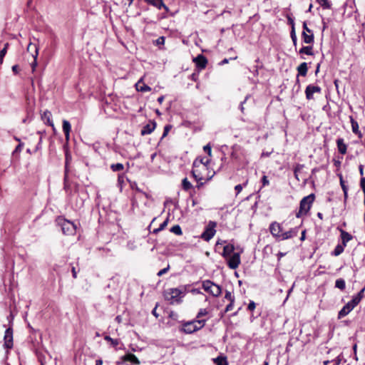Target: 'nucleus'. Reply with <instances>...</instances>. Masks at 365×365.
Segmentation results:
<instances>
[{"label":"nucleus","mask_w":365,"mask_h":365,"mask_svg":"<svg viewBox=\"0 0 365 365\" xmlns=\"http://www.w3.org/2000/svg\"><path fill=\"white\" fill-rule=\"evenodd\" d=\"M205 319H195L185 322L182 324L180 331L185 334H192L203 328L205 325Z\"/></svg>","instance_id":"f257e3e1"},{"label":"nucleus","mask_w":365,"mask_h":365,"mask_svg":"<svg viewBox=\"0 0 365 365\" xmlns=\"http://www.w3.org/2000/svg\"><path fill=\"white\" fill-rule=\"evenodd\" d=\"M314 199L315 195L313 193L303 197L300 201L299 209L296 214V217L299 218L302 215H307L309 211Z\"/></svg>","instance_id":"f03ea898"},{"label":"nucleus","mask_w":365,"mask_h":365,"mask_svg":"<svg viewBox=\"0 0 365 365\" xmlns=\"http://www.w3.org/2000/svg\"><path fill=\"white\" fill-rule=\"evenodd\" d=\"M182 292L178 288H170L165 290L163 293L164 298L166 301L170 302V304L181 302L180 295Z\"/></svg>","instance_id":"7ed1b4c3"},{"label":"nucleus","mask_w":365,"mask_h":365,"mask_svg":"<svg viewBox=\"0 0 365 365\" xmlns=\"http://www.w3.org/2000/svg\"><path fill=\"white\" fill-rule=\"evenodd\" d=\"M57 223L61 227L62 232L64 235H75L76 232V226L73 222L59 217L57 219Z\"/></svg>","instance_id":"20e7f679"},{"label":"nucleus","mask_w":365,"mask_h":365,"mask_svg":"<svg viewBox=\"0 0 365 365\" xmlns=\"http://www.w3.org/2000/svg\"><path fill=\"white\" fill-rule=\"evenodd\" d=\"M202 289L215 297H219L222 293V287L210 280L202 282Z\"/></svg>","instance_id":"39448f33"},{"label":"nucleus","mask_w":365,"mask_h":365,"mask_svg":"<svg viewBox=\"0 0 365 365\" xmlns=\"http://www.w3.org/2000/svg\"><path fill=\"white\" fill-rule=\"evenodd\" d=\"M217 222L215 221H210L206 226L204 232L201 235V238L206 242H209L215 235Z\"/></svg>","instance_id":"423d86ee"},{"label":"nucleus","mask_w":365,"mask_h":365,"mask_svg":"<svg viewBox=\"0 0 365 365\" xmlns=\"http://www.w3.org/2000/svg\"><path fill=\"white\" fill-rule=\"evenodd\" d=\"M205 171L200 167H194L192 165V170L191 171L192 176L195 180H205V182H207L210 180L212 178V175L207 177L206 179L205 178L203 175V173Z\"/></svg>","instance_id":"0eeeda50"},{"label":"nucleus","mask_w":365,"mask_h":365,"mask_svg":"<svg viewBox=\"0 0 365 365\" xmlns=\"http://www.w3.org/2000/svg\"><path fill=\"white\" fill-rule=\"evenodd\" d=\"M358 303H353V299L346 303L343 308L339 312L338 319H341L346 316L351 310L354 309L355 307H356Z\"/></svg>","instance_id":"6e6552de"},{"label":"nucleus","mask_w":365,"mask_h":365,"mask_svg":"<svg viewBox=\"0 0 365 365\" xmlns=\"http://www.w3.org/2000/svg\"><path fill=\"white\" fill-rule=\"evenodd\" d=\"M210 163V159L207 157H197L193 162L194 167H200L204 171L208 170V165Z\"/></svg>","instance_id":"1a4fd4ad"},{"label":"nucleus","mask_w":365,"mask_h":365,"mask_svg":"<svg viewBox=\"0 0 365 365\" xmlns=\"http://www.w3.org/2000/svg\"><path fill=\"white\" fill-rule=\"evenodd\" d=\"M322 88L319 86H314L312 84L308 85L305 89V96L307 100H312L314 98L313 94L315 93H321Z\"/></svg>","instance_id":"9d476101"},{"label":"nucleus","mask_w":365,"mask_h":365,"mask_svg":"<svg viewBox=\"0 0 365 365\" xmlns=\"http://www.w3.org/2000/svg\"><path fill=\"white\" fill-rule=\"evenodd\" d=\"M193 62L195 63L197 68L200 71L204 70L207 65V59L202 54H199L194 58Z\"/></svg>","instance_id":"9b49d317"},{"label":"nucleus","mask_w":365,"mask_h":365,"mask_svg":"<svg viewBox=\"0 0 365 365\" xmlns=\"http://www.w3.org/2000/svg\"><path fill=\"white\" fill-rule=\"evenodd\" d=\"M241 262L240 255L239 253H233V255L229 257L227 260V265L232 269H237Z\"/></svg>","instance_id":"f8f14e48"},{"label":"nucleus","mask_w":365,"mask_h":365,"mask_svg":"<svg viewBox=\"0 0 365 365\" xmlns=\"http://www.w3.org/2000/svg\"><path fill=\"white\" fill-rule=\"evenodd\" d=\"M4 346L6 349H11L13 347V330L11 328H8L5 331Z\"/></svg>","instance_id":"ddd939ff"},{"label":"nucleus","mask_w":365,"mask_h":365,"mask_svg":"<svg viewBox=\"0 0 365 365\" xmlns=\"http://www.w3.org/2000/svg\"><path fill=\"white\" fill-rule=\"evenodd\" d=\"M269 232L275 237L279 238L283 231L282 226L277 222H273L269 225Z\"/></svg>","instance_id":"4468645a"},{"label":"nucleus","mask_w":365,"mask_h":365,"mask_svg":"<svg viewBox=\"0 0 365 365\" xmlns=\"http://www.w3.org/2000/svg\"><path fill=\"white\" fill-rule=\"evenodd\" d=\"M156 128V123L154 120H150L148 124L144 125L140 131L141 135L150 134Z\"/></svg>","instance_id":"2eb2a0df"},{"label":"nucleus","mask_w":365,"mask_h":365,"mask_svg":"<svg viewBox=\"0 0 365 365\" xmlns=\"http://www.w3.org/2000/svg\"><path fill=\"white\" fill-rule=\"evenodd\" d=\"M241 155H242V148L241 146L237 145L232 146L230 155L231 158L236 160H240L241 159Z\"/></svg>","instance_id":"dca6fc26"},{"label":"nucleus","mask_w":365,"mask_h":365,"mask_svg":"<svg viewBox=\"0 0 365 365\" xmlns=\"http://www.w3.org/2000/svg\"><path fill=\"white\" fill-rule=\"evenodd\" d=\"M349 118H350V123H351V129H352V132L356 134L359 138H362L363 137V135L361 133V132L359 130V124L357 123L356 120H354V118H353V116H349Z\"/></svg>","instance_id":"f3484780"},{"label":"nucleus","mask_w":365,"mask_h":365,"mask_svg":"<svg viewBox=\"0 0 365 365\" xmlns=\"http://www.w3.org/2000/svg\"><path fill=\"white\" fill-rule=\"evenodd\" d=\"M102 108L104 111V113L108 115L111 116L113 115V113L114 111V108L111 102H108V99L106 98L103 106Z\"/></svg>","instance_id":"a211bd4d"},{"label":"nucleus","mask_w":365,"mask_h":365,"mask_svg":"<svg viewBox=\"0 0 365 365\" xmlns=\"http://www.w3.org/2000/svg\"><path fill=\"white\" fill-rule=\"evenodd\" d=\"M336 145L338 151L341 155H345L347 151V145L344 143L343 138H338L336 140Z\"/></svg>","instance_id":"6ab92c4d"},{"label":"nucleus","mask_w":365,"mask_h":365,"mask_svg":"<svg viewBox=\"0 0 365 365\" xmlns=\"http://www.w3.org/2000/svg\"><path fill=\"white\" fill-rule=\"evenodd\" d=\"M51 117L52 114L48 110H45L43 113L41 115V118L45 122V123L53 128L54 125L51 119Z\"/></svg>","instance_id":"aec40b11"},{"label":"nucleus","mask_w":365,"mask_h":365,"mask_svg":"<svg viewBox=\"0 0 365 365\" xmlns=\"http://www.w3.org/2000/svg\"><path fill=\"white\" fill-rule=\"evenodd\" d=\"M146 3L148 4H150L158 9H160L161 8H164L166 11L168 10V6H166L163 0H145Z\"/></svg>","instance_id":"412c9836"},{"label":"nucleus","mask_w":365,"mask_h":365,"mask_svg":"<svg viewBox=\"0 0 365 365\" xmlns=\"http://www.w3.org/2000/svg\"><path fill=\"white\" fill-rule=\"evenodd\" d=\"M340 234H341V244L346 246V244L348 242L351 240L353 239V236L347 232L346 231L340 229Z\"/></svg>","instance_id":"4be33fe9"},{"label":"nucleus","mask_w":365,"mask_h":365,"mask_svg":"<svg viewBox=\"0 0 365 365\" xmlns=\"http://www.w3.org/2000/svg\"><path fill=\"white\" fill-rule=\"evenodd\" d=\"M297 230L296 229H291L287 232H282V234L279 237L280 240H288L292 238L293 237L297 236Z\"/></svg>","instance_id":"5701e85b"},{"label":"nucleus","mask_w":365,"mask_h":365,"mask_svg":"<svg viewBox=\"0 0 365 365\" xmlns=\"http://www.w3.org/2000/svg\"><path fill=\"white\" fill-rule=\"evenodd\" d=\"M71 129V123L68 120H63V131L65 134V138L67 141L69 140V138H70Z\"/></svg>","instance_id":"b1692460"},{"label":"nucleus","mask_w":365,"mask_h":365,"mask_svg":"<svg viewBox=\"0 0 365 365\" xmlns=\"http://www.w3.org/2000/svg\"><path fill=\"white\" fill-rule=\"evenodd\" d=\"M302 38L304 43L306 44H313L314 42V34H308L305 32L302 33Z\"/></svg>","instance_id":"393cba45"},{"label":"nucleus","mask_w":365,"mask_h":365,"mask_svg":"<svg viewBox=\"0 0 365 365\" xmlns=\"http://www.w3.org/2000/svg\"><path fill=\"white\" fill-rule=\"evenodd\" d=\"M235 247L232 244L227 245L223 248L222 252V257L225 258H227L228 257H230V255L234 252Z\"/></svg>","instance_id":"a878e982"},{"label":"nucleus","mask_w":365,"mask_h":365,"mask_svg":"<svg viewBox=\"0 0 365 365\" xmlns=\"http://www.w3.org/2000/svg\"><path fill=\"white\" fill-rule=\"evenodd\" d=\"M123 360L125 361H130V363H132L133 364H140V361L138 360V359L136 357V356L135 354H133L132 353L125 354L123 356Z\"/></svg>","instance_id":"bb28decb"},{"label":"nucleus","mask_w":365,"mask_h":365,"mask_svg":"<svg viewBox=\"0 0 365 365\" xmlns=\"http://www.w3.org/2000/svg\"><path fill=\"white\" fill-rule=\"evenodd\" d=\"M38 55V47L37 46H34V53L32 54L34 61L31 63V71L32 73H34L36 71V68L37 67V58Z\"/></svg>","instance_id":"cd10ccee"},{"label":"nucleus","mask_w":365,"mask_h":365,"mask_svg":"<svg viewBox=\"0 0 365 365\" xmlns=\"http://www.w3.org/2000/svg\"><path fill=\"white\" fill-rule=\"evenodd\" d=\"M298 76H306L308 71V66L306 62L302 63L297 68Z\"/></svg>","instance_id":"c85d7f7f"},{"label":"nucleus","mask_w":365,"mask_h":365,"mask_svg":"<svg viewBox=\"0 0 365 365\" xmlns=\"http://www.w3.org/2000/svg\"><path fill=\"white\" fill-rule=\"evenodd\" d=\"M136 90L141 92L150 91L151 90L150 87L143 83L142 79L138 81V82L135 85Z\"/></svg>","instance_id":"c756f323"},{"label":"nucleus","mask_w":365,"mask_h":365,"mask_svg":"<svg viewBox=\"0 0 365 365\" xmlns=\"http://www.w3.org/2000/svg\"><path fill=\"white\" fill-rule=\"evenodd\" d=\"M299 53L300 54H306L308 56H313L314 55L313 46L312 45L303 46L299 49Z\"/></svg>","instance_id":"7c9ffc66"},{"label":"nucleus","mask_w":365,"mask_h":365,"mask_svg":"<svg viewBox=\"0 0 365 365\" xmlns=\"http://www.w3.org/2000/svg\"><path fill=\"white\" fill-rule=\"evenodd\" d=\"M304 165L303 164H297L294 168V175L297 181H300L299 178L300 172L303 170Z\"/></svg>","instance_id":"2f4dec72"},{"label":"nucleus","mask_w":365,"mask_h":365,"mask_svg":"<svg viewBox=\"0 0 365 365\" xmlns=\"http://www.w3.org/2000/svg\"><path fill=\"white\" fill-rule=\"evenodd\" d=\"M345 247L346 246L344 245L343 244L337 245L335 247L334 251L331 252V255H334V256H339V255H341L344 252Z\"/></svg>","instance_id":"473e14b6"},{"label":"nucleus","mask_w":365,"mask_h":365,"mask_svg":"<svg viewBox=\"0 0 365 365\" xmlns=\"http://www.w3.org/2000/svg\"><path fill=\"white\" fill-rule=\"evenodd\" d=\"M335 287L339 289L341 291L344 290L346 288V283L344 279L342 278L337 279L335 282Z\"/></svg>","instance_id":"72a5a7b5"},{"label":"nucleus","mask_w":365,"mask_h":365,"mask_svg":"<svg viewBox=\"0 0 365 365\" xmlns=\"http://www.w3.org/2000/svg\"><path fill=\"white\" fill-rule=\"evenodd\" d=\"M364 291H365V288H363L362 289H361L359 291V292L353 297V303H358L359 304V302H361V300L362 299V298L364 297Z\"/></svg>","instance_id":"f704fd0d"},{"label":"nucleus","mask_w":365,"mask_h":365,"mask_svg":"<svg viewBox=\"0 0 365 365\" xmlns=\"http://www.w3.org/2000/svg\"><path fill=\"white\" fill-rule=\"evenodd\" d=\"M182 187L185 191H188L191 188H192V185L191 182L187 180V178H185L182 180Z\"/></svg>","instance_id":"c9c22d12"},{"label":"nucleus","mask_w":365,"mask_h":365,"mask_svg":"<svg viewBox=\"0 0 365 365\" xmlns=\"http://www.w3.org/2000/svg\"><path fill=\"white\" fill-rule=\"evenodd\" d=\"M214 363L216 365H227L226 357L220 356L214 359Z\"/></svg>","instance_id":"e433bc0d"},{"label":"nucleus","mask_w":365,"mask_h":365,"mask_svg":"<svg viewBox=\"0 0 365 365\" xmlns=\"http://www.w3.org/2000/svg\"><path fill=\"white\" fill-rule=\"evenodd\" d=\"M68 157H66V165H65V175H64V189L65 190H68L69 187V185L67 183L68 172Z\"/></svg>","instance_id":"4c0bfd02"},{"label":"nucleus","mask_w":365,"mask_h":365,"mask_svg":"<svg viewBox=\"0 0 365 365\" xmlns=\"http://www.w3.org/2000/svg\"><path fill=\"white\" fill-rule=\"evenodd\" d=\"M316 1L324 9H331V4L328 0H316Z\"/></svg>","instance_id":"58836bf2"},{"label":"nucleus","mask_w":365,"mask_h":365,"mask_svg":"<svg viewBox=\"0 0 365 365\" xmlns=\"http://www.w3.org/2000/svg\"><path fill=\"white\" fill-rule=\"evenodd\" d=\"M9 46V43H6L4 44V48L0 51V64L3 63L4 58L5 55L6 54Z\"/></svg>","instance_id":"ea45409f"},{"label":"nucleus","mask_w":365,"mask_h":365,"mask_svg":"<svg viewBox=\"0 0 365 365\" xmlns=\"http://www.w3.org/2000/svg\"><path fill=\"white\" fill-rule=\"evenodd\" d=\"M170 232L175 234L176 235H181L182 234V229L178 225L173 226L170 228Z\"/></svg>","instance_id":"a19ab883"},{"label":"nucleus","mask_w":365,"mask_h":365,"mask_svg":"<svg viewBox=\"0 0 365 365\" xmlns=\"http://www.w3.org/2000/svg\"><path fill=\"white\" fill-rule=\"evenodd\" d=\"M340 185H341V187L343 190V192H344V198L346 199L347 198V191H348V188L346 187V185H345V182L343 180V178H342V175H340Z\"/></svg>","instance_id":"79ce46f5"},{"label":"nucleus","mask_w":365,"mask_h":365,"mask_svg":"<svg viewBox=\"0 0 365 365\" xmlns=\"http://www.w3.org/2000/svg\"><path fill=\"white\" fill-rule=\"evenodd\" d=\"M168 221H169V219L168 217L166 218V220L160 224V227L158 228H156L153 230V233H158L160 231L164 230L165 228V227L168 225Z\"/></svg>","instance_id":"37998d69"},{"label":"nucleus","mask_w":365,"mask_h":365,"mask_svg":"<svg viewBox=\"0 0 365 365\" xmlns=\"http://www.w3.org/2000/svg\"><path fill=\"white\" fill-rule=\"evenodd\" d=\"M247 183H248V179H247L242 185H241V184L237 185L235 187V190L236 192V195H238L239 193H240L241 191L242 190L243 187H246Z\"/></svg>","instance_id":"c03bdc74"},{"label":"nucleus","mask_w":365,"mask_h":365,"mask_svg":"<svg viewBox=\"0 0 365 365\" xmlns=\"http://www.w3.org/2000/svg\"><path fill=\"white\" fill-rule=\"evenodd\" d=\"M225 299L229 300L231 302H235V296L227 290L225 292Z\"/></svg>","instance_id":"a18cd8bd"},{"label":"nucleus","mask_w":365,"mask_h":365,"mask_svg":"<svg viewBox=\"0 0 365 365\" xmlns=\"http://www.w3.org/2000/svg\"><path fill=\"white\" fill-rule=\"evenodd\" d=\"M208 312L206 309H200L197 314V318L200 319L201 317L206 316Z\"/></svg>","instance_id":"49530a36"},{"label":"nucleus","mask_w":365,"mask_h":365,"mask_svg":"<svg viewBox=\"0 0 365 365\" xmlns=\"http://www.w3.org/2000/svg\"><path fill=\"white\" fill-rule=\"evenodd\" d=\"M302 28H303V31L302 32H305L308 34H314L313 33V31L312 29H310L308 26H307V22L306 21H304L303 22V25H302Z\"/></svg>","instance_id":"de8ad7c7"},{"label":"nucleus","mask_w":365,"mask_h":365,"mask_svg":"<svg viewBox=\"0 0 365 365\" xmlns=\"http://www.w3.org/2000/svg\"><path fill=\"white\" fill-rule=\"evenodd\" d=\"M165 38L164 36H160L158 39L155 40V43L158 46H163L165 44Z\"/></svg>","instance_id":"09e8293b"},{"label":"nucleus","mask_w":365,"mask_h":365,"mask_svg":"<svg viewBox=\"0 0 365 365\" xmlns=\"http://www.w3.org/2000/svg\"><path fill=\"white\" fill-rule=\"evenodd\" d=\"M171 128H172V125H166L164 127L163 133V135H162L161 138H163L166 137L168 135V133L170 132V130H171Z\"/></svg>","instance_id":"8fccbe9b"},{"label":"nucleus","mask_w":365,"mask_h":365,"mask_svg":"<svg viewBox=\"0 0 365 365\" xmlns=\"http://www.w3.org/2000/svg\"><path fill=\"white\" fill-rule=\"evenodd\" d=\"M203 150L207 155L211 157L212 156V148L210 144H207L203 147Z\"/></svg>","instance_id":"3c124183"},{"label":"nucleus","mask_w":365,"mask_h":365,"mask_svg":"<svg viewBox=\"0 0 365 365\" xmlns=\"http://www.w3.org/2000/svg\"><path fill=\"white\" fill-rule=\"evenodd\" d=\"M261 182H262L263 187L267 186L269 185V181L266 175L262 176V178L261 179Z\"/></svg>","instance_id":"603ef678"},{"label":"nucleus","mask_w":365,"mask_h":365,"mask_svg":"<svg viewBox=\"0 0 365 365\" xmlns=\"http://www.w3.org/2000/svg\"><path fill=\"white\" fill-rule=\"evenodd\" d=\"M23 147H24V143H19V145L16 147V148L14 150L13 153L14 154L16 153L21 152Z\"/></svg>","instance_id":"864d4df0"},{"label":"nucleus","mask_w":365,"mask_h":365,"mask_svg":"<svg viewBox=\"0 0 365 365\" xmlns=\"http://www.w3.org/2000/svg\"><path fill=\"white\" fill-rule=\"evenodd\" d=\"M255 307H256V304L253 301H250L247 306V309L250 312H252V311H254Z\"/></svg>","instance_id":"5fc2aeb1"},{"label":"nucleus","mask_w":365,"mask_h":365,"mask_svg":"<svg viewBox=\"0 0 365 365\" xmlns=\"http://www.w3.org/2000/svg\"><path fill=\"white\" fill-rule=\"evenodd\" d=\"M170 269V266L168 265L167 267L164 268V269H162L161 270H160L158 272V276L160 277L163 274H165V273H167L168 272Z\"/></svg>","instance_id":"6e6d98bb"},{"label":"nucleus","mask_w":365,"mask_h":365,"mask_svg":"<svg viewBox=\"0 0 365 365\" xmlns=\"http://www.w3.org/2000/svg\"><path fill=\"white\" fill-rule=\"evenodd\" d=\"M234 304H235V302H230V303L225 307V312H228L230 311H232L234 307Z\"/></svg>","instance_id":"4d7b16f0"},{"label":"nucleus","mask_w":365,"mask_h":365,"mask_svg":"<svg viewBox=\"0 0 365 365\" xmlns=\"http://www.w3.org/2000/svg\"><path fill=\"white\" fill-rule=\"evenodd\" d=\"M287 19L288 24L291 26V27L294 28V21L293 18L291 16L287 15Z\"/></svg>","instance_id":"13d9d810"},{"label":"nucleus","mask_w":365,"mask_h":365,"mask_svg":"<svg viewBox=\"0 0 365 365\" xmlns=\"http://www.w3.org/2000/svg\"><path fill=\"white\" fill-rule=\"evenodd\" d=\"M360 186H361L364 193L365 194V178L364 177H361V178L360 180Z\"/></svg>","instance_id":"bf43d9fd"},{"label":"nucleus","mask_w":365,"mask_h":365,"mask_svg":"<svg viewBox=\"0 0 365 365\" xmlns=\"http://www.w3.org/2000/svg\"><path fill=\"white\" fill-rule=\"evenodd\" d=\"M118 184L120 187V188L122 187V183L124 182V177L123 175H118Z\"/></svg>","instance_id":"052dcab7"},{"label":"nucleus","mask_w":365,"mask_h":365,"mask_svg":"<svg viewBox=\"0 0 365 365\" xmlns=\"http://www.w3.org/2000/svg\"><path fill=\"white\" fill-rule=\"evenodd\" d=\"M123 169V165L121 163H115V171H120Z\"/></svg>","instance_id":"680f3d73"},{"label":"nucleus","mask_w":365,"mask_h":365,"mask_svg":"<svg viewBox=\"0 0 365 365\" xmlns=\"http://www.w3.org/2000/svg\"><path fill=\"white\" fill-rule=\"evenodd\" d=\"M133 1V0H121L120 3L125 6H130L132 4Z\"/></svg>","instance_id":"e2e57ef3"},{"label":"nucleus","mask_w":365,"mask_h":365,"mask_svg":"<svg viewBox=\"0 0 365 365\" xmlns=\"http://www.w3.org/2000/svg\"><path fill=\"white\" fill-rule=\"evenodd\" d=\"M341 361V356H338L334 360V365H339Z\"/></svg>","instance_id":"0e129e2a"},{"label":"nucleus","mask_w":365,"mask_h":365,"mask_svg":"<svg viewBox=\"0 0 365 365\" xmlns=\"http://www.w3.org/2000/svg\"><path fill=\"white\" fill-rule=\"evenodd\" d=\"M197 184L196 185V187L197 189H200L205 184V182H202V180H196Z\"/></svg>","instance_id":"69168bd1"},{"label":"nucleus","mask_w":365,"mask_h":365,"mask_svg":"<svg viewBox=\"0 0 365 365\" xmlns=\"http://www.w3.org/2000/svg\"><path fill=\"white\" fill-rule=\"evenodd\" d=\"M296 36H297V35H296V32H295V27L292 28L291 31H290V37H291V38H294V37H296Z\"/></svg>","instance_id":"338daca9"},{"label":"nucleus","mask_w":365,"mask_h":365,"mask_svg":"<svg viewBox=\"0 0 365 365\" xmlns=\"http://www.w3.org/2000/svg\"><path fill=\"white\" fill-rule=\"evenodd\" d=\"M12 71H13V72H14L15 74L19 73V66H18V65H14V66H12Z\"/></svg>","instance_id":"774afa93"}]
</instances>
